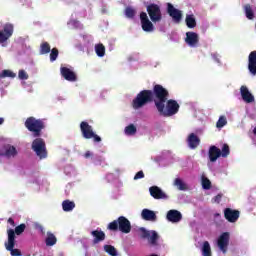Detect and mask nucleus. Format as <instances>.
<instances>
[{
	"instance_id": "obj_40",
	"label": "nucleus",
	"mask_w": 256,
	"mask_h": 256,
	"mask_svg": "<svg viewBox=\"0 0 256 256\" xmlns=\"http://www.w3.org/2000/svg\"><path fill=\"white\" fill-rule=\"evenodd\" d=\"M1 77H11L12 79H15V77H17V74H15L13 71L11 70H3Z\"/></svg>"
},
{
	"instance_id": "obj_9",
	"label": "nucleus",
	"mask_w": 256,
	"mask_h": 256,
	"mask_svg": "<svg viewBox=\"0 0 256 256\" xmlns=\"http://www.w3.org/2000/svg\"><path fill=\"white\" fill-rule=\"evenodd\" d=\"M15 31V26L11 23H6L3 26V29L0 30V43H6L8 39L13 37Z\"/></svg>"
},
{
	"instance_id": "obj_13",
	"label": "nucleus",
	"mask_w": 256,
	"mask_h": 256,
	"mask_svg": "<svg viewBox=\"0 0 256 256\" xmlns=\"http://www.w3.org/2000/svg\"><path fill=\"white\" fill-rule=\"evenodd\" d=\"M185 42L189 47H197V45H199V34L195 32H187Z\"/></svg>"
},
{
	"instance_id": "obj_27",
	"label": "nucleus",
	"mask_w": 256,
	"mask_h": 256,
	"mask_svg": "<svg viewBox=\"0 0 256 256\" xmlns=\"http://www.w3.org/2000/svg\"><path fill=\"white\" fill-rule=\"evenodd\" d=\"M47 235L48 236L45 240V243H46L47 247H53V245H55L57 243V237H55V235L51 232H48Z\"/></svg>"
},
{
	"instance_id": "obj_20",
	"label": "nucleus",
	"mask_w": 256,
	"mask_h": 256,
	"mask_svg": "<svg viewBox=\"0 0 256 256\" xmlns=\"http://www.w3.org/2000/svg\"><path fill=\"white\" fill-rule=\"evenodd\" d=\"M208 157L211 161V163H215L219 157H221V149H219L217 146L213 145L210 146L208 150Z\"/></svg>"
},
{
	"instance_id": "obj_29",
	"label": "nucleus",
	"mask_w": 256,
	"mask_h": 256,
	"mask_svg": "<svg viewBox=\"0 0 256 256\" xmlns=\"http://www.w3.org/2000/svg\"><path fill=\"white\" fill-rule=\"evenodd\" d=\"M47 53H51V45L48 42H43L40 45V55H47Z\"/></svg>"
},
{
	"instance_id": "obj_36",
	"label": "nucleus",
	"mask_w": 256,
	"mask_h": 256,
	"mask_svg": "<svg viewBox=\"0 0 256 256\" xmlns=\"http://www.w3.org/2000/svg\"><path fill=\"white\" fill-rule=\"evenodd\" d=\"M225 125H227V118L225 116H220L216 123L217 129H223Z\"/></svg>"
},
{
	"instance_id": "obj_51",
	"label": "nucleus",
	"mask_w": 256,
	"mask_h": 256,
	"mask_svg": "<svg viewBox=\"0 0 256 256\" xmlns=\"http://www.w3.org/2000/svg\"><path fill=\"white\" fill-rule=\"evenodd\" d=\"M150 256H159V255H157V254H152V255H150Z\"/></svg>"
},
{
	"instance_id": "obj_31",
	"label": "nucleus",
	"mask_w": 256,
	"mask_h": 256,
	"mask_svg": "<svg viewBox=\"0 0 256 256\" xmlns=\"http://www.w3.org/2000/svg\"><path fill=\"white\" fill-rule=\"evenodd\" d=\"M202 255L203 256H211V244L209 241H204L202 246Z\"/></svg>"
},
{
	"instance_id": "obj_23",
	"label": "nucleus",
	"mask_w": 256,
	"mask_h": 256,
	"mask_svg": "<svg viewBox=\"0 0 256 256\" xmlns=\"http://www.w3.org/2000/svg\"><path fill=\"white\" fill-rule=\"evenodd\" d=\"M141 217L144 219V221H157V214H155V211L147 208L142 210Z\"/></svg>"
},
{
	"instance_id": "obj_2",
	"label": "nucleus",
	"mask_w": 256,
	"mask_h": 256,
	"mask_svg": "<svg viewBox=\"0 0 256 256\" xmlns=\"http://www.w3.org/2000/svg\"><path fill=\"white\" fill-rule=\"evenodd\" d=\"M146 11L149 16H147L146 12L140 13L141 27L146 33H152V31H155L153 23H161L163 21V13L161 12V6L156 3L148 4Z\"/></svg>"
},
{
	"instance_id": "obj_25",
	"label": "nucleus",
	"mask_w": 256,
	"mask_h": 256,
	"mask_svg": "<svg viewBox=\"0 0 256 256\" xmlns=\"http://www.w3.org/2000/svg\"><path fill=\"white\" fill-rule=\"evenodd\" d=\"M244 13L247 19H249L250 21H252V19H255V13L253 12V8H251V4L244 5Z\"/></svg>"
},
{
	"instance_id": "obj_41",
	"label": "nucleus",
	"mask_w": 256,
	"mask_h": 256,
	"mask_svg": "<svg viewBox=\"0 0 256 256\" xmlns=\"http://www.w3.org/2000/svg\"><path fill=\"white\" fill-rule=\"evenodd\" d=\"M202 187L203 189H211V180L209 178H202Z\"/></svg>"
},
{
	"instance_id": "obj_32",
	"label": "nucleus",
	"mask_w": 256,
	"mask_h": 256,
	"mask_svg": "<svg viewBox=\"0 0 256 256\" xmlns=\"http://www.w3.org/2000/svg\"><path fill=\"white\" fill-rule=\"evenodd\" d=\"M5 157H15L17 149L14 146H8L4 152Z\"/></svg>"
},
{
	"instance_id": "obj_42",
	"label": "nucleus",
	"mask_w": 256,
	"mask_h": 256,
	"mask_svg": "<svg viewBox=\"0 0 256 256\" xmlns=\"http://www.w3.org/2000/svg\"><path fill=\"white\" fill-rule=\"evenodd\" d=\"M18 77L19 79H22V81H26L27 79H29V74H27L25 70H19Z\"/></svg>"
},
{
	"instance_id": "obj_15",
	"label": "nucleus",
	"mask_w": 256,
	"mask_h": 256,
	"mask_svg": "<svg viewBox=\"0 0 256 256\" xmlns=\"http://www.w3.org/2000/svg\"><path fill=\"white\" fill-rule=\"evenodd\" d=\"M149 192L153 199H168L167 194L163 192V190H161V188L158 186H151L149 188Z\"/></svg>"
},
{
	"instance_id": "obj_16",
	"label": "nucleus",
	"mask_w": 256,
	"mask_h": 256,
	"mask_svg": "<svg viewBox=\"0 0 256 256\" xmlns=\"http://www.w3.org/2000/svg\"><path fill=\"white\" fill-rule=\"evenodd\" d=\"M166 219L170 221V223H179V221L183 219V214L178 210H169L167 212Z\"/></svg>"
},
{
	"instance_id": "obj_28",
	"label": "nucleus",
	"mask_w": 256,
	"mask_h": 256,
	"mask_svg": "<svg viewBox=\"0 0 256 256\" xmlns=\"http://www.w3.org/2000/svg\"><path fill=\"white\" fill-rule=\"evenodd\" d=\"M124 13L128 19H135V15H137V11L131 6H127Z\"/></svg>"
},
{
	"instance_id": "obj_37",
	"label": "nucleus",
	"mask_w": 256,
	"mask_h": 256,
	"mask_svg": "<svg viewBox=\"0 0 256 256\" xmlns=\"http://www.w3.org/2000/svg\"><path fill=\"white\" fill-rule=\"evenodd\" d=\"M50 51V61L53 63L54 61H57V57H59V49L52 48Z\"/></svg>"
},
{
	"instance_id": "obj_35",
	"label": "nucleus",
	"mask_w": 256,
	"mask_h": 256,
	"mask_svg": "<svg viewBox=\"0 0 256 256\" xmlns=\"http://www.w3.org/2000/svg\"><path fill=\"white\" fill-rule=\"evenodd\" d=\"M135 133H137V127L134 124L125 127V135H135Z\"/></svg>"
},
{
	"instance_id": "obj_12",
	"label": "nucleus",
	"mask_w": 256,
	"mask_h": 256,
	"mask_svg": "<svg viewBox=\"0 0 256 256\" xmlns=\"http://www.w3.org/2000/svg\"><path fill=\"white\" fill-rule=\"evenodd\" d=\"M241 212L239 210H233L231 208L224 209V218L228 223H237L239 221V217Z\"/></svg>"
},
{
	"instance_id": "obj_30",
	"label": "nucleus",
	"mask_w": 256,
	"mask_h": 256,
	"mask_svg": "<svg viewBox=\"0 0 256 256\" xmlns=\"http://www.w3.org/2000/svg\"><path fill=\"white\" fill-rule=\"evenodd\" d=\"M174 185L179 189V191H187V184H185L181 178H176L174 180Z\"/></svg>"
},
{
	"instance_id": "obj_19",
	"label": "nucleus",
	"mask_w": 256,
	"mask_h": 256,
	"mask_svg": "<svg viewBox=\"0 0 256 256\" xmlns=\"http://www.w3.org/2000/svg\"><path fill=\"white\" fill-rule=\"evenodd\" d=\"M187 143L190 149H197L198 145H201V139L197 134L191 133L187 138Z\"/></svg>"
},
{
	"instance_id": "obj_24",
	"label": "nucleus",
	"mask_w": 256,
	"mask_h": 256,
	"mask_svg": "<svg viewBox=\"0 0 256 256\" xmlns=\"http://www.w3.org/2000/svg\"><path fill=\"white\" fill-rule=\"evenodd\" d=\"M185 21L188 29H195V27H197V20H195V16L193 14L186 15Z\"/></svg>"
},
{
	"instance_id": "obj_17",
	"label": "nucleus",
	"mask_w": 256,
	"mask_h": 256,
	"mask_svg": "<svg viewBox=\"0 0 256 256\" xmlns=\"http://www.w3.org/2000/svg\"><path fill=\"white\" fill-rule=\"evenodd\" d=\"M248 70L251 75H256V50L250 52L248 56Z\"/></svg>"
},
{
	"instance_id": "obj_34",
	"label": "nucleus",
	"mask_w": 256,
	"mask_h": 256,
	"mask_svg": "<svg viewBox=\"0 0 256 256\" xmlns=\"http://www.w3.org/2000/svg\"><path fill=\"white\" fill-rule=\"evenodd\" d=\"M95 51L98 57H105V46L103 44L96 45Z\"/></svg>"
},
{
	"instance_id": "obj_50",
	"label": "nucleus",
	"mask_w": 256,
	"mask_h": 256,
	"mask_svg": "<svg viewBox=\"0 0 256 256\" xmlns=\"http://www.w3.org/2000/svg\"><path fill=\"white\" fill-rule=\"evenodd\" d=\"M215 217H218L219 219H221V215L219 213H216Z\"/></svg>"
},
{
	"instance_id": "obj_49",
	"label": "nucleus",
	"mask_w": 256,
	"mask_h": 256,
	"mask_svg": "<svg viewBox=\"0 0 256 256\" xmlns=\"http://www.w3.org/2000/svg\"><path fill=\"white\" fill-rule=\"evenodd\" d=\"M213 57H214L215 61H217V63H220L219 59L217 58V55L214 54Z\"/></svg>"
},
{
	"instance_id": "obj_47",
	"label": "nucleus",
	"mask_w": 256,
	"mask_h": 256,
	"mask_svg": "<svg viewBox=\"0 0 256 256\" xmlns=\"http://www.w3.org/2000/svg\"><path fill=\"white\" fill-rule=\"evenodd\" d=\"M84 157H85V159H89V157H91V152H90V151H87V152L84 154Z\"/></svg>"
},
{
	"instance_id": "obj_5",
	"label": "nucleus",
	"mask_w": 256,
	"mask_h": 256,
	"mask_svg": "<svg viewBox=\"0 0 256 256\" xmlns=\"http://www.w3.org/2000/svg\"><path fill=\"white\" fill-rule=\"evenodd\" d=\"M80 131L84 139H93L94 143H101V138L95 134L93 126L89 125L88 122L82 121L80 123Z\"/></svg>"
},
{
	"instance_id": "obj_22",
	"label": "nucleus",
	"mask_w": 256,
	"mask_h": 256,
	"mask_svg": "<svg viewBox=\"0 0 256 256\" xmlns=\"http://www.w3.org/2000/svg\"><path fill=\"white\" fill-rule=\"evenodd\" d=\"M91 235H92V237H94V239H93L94 245H97L98 243L105 241L106 235H105V232H103V230H99V229L93 230L91 232Z\"/></svg>"
},
{
	"instance_id": "obj_46",
	"label": "nucleus",
	"mask_w": 256,
	"mask_h": 256,
	"mask_svg": "<svg viewBox=\"0 0 256 256\" xmlns=\"http://www.w3.org/2000/svg\"><path fill=\"white\" fill-rule=\"evenodd\" d=\"M8 223H9L12 227H15V220H13V218H9V219H8Z\"/></svg>"
},
{
	"instance_id": "obj_18",
	"label": "nucleus",
	"mask_w": 256,
	"mask_h": 256,
	"mask_svg": "<svg viewBox=\"0 0 256 256\" xmlns=\"http://www.w3.org/2000/svg\"><path fill=\"white\" fill-rule=\"evenodd\" d=\"M240 93L245 103H253V101H255V97L253 94H251V92H249V88H247V86H241Z\"/></svg>"
},
{
	"instance_id": "obj_44",
	"label": "nucleus",
	"mask_w": 256,
	"mask_h": 256,
	"mask_svg": "<svg viewBox=\"0 0 256 256\" xmlns=\"http://www.w3.org/2000/svg\"><path fill=\"white\" fill-rule=\"evenodd\" d=\"M7 251H10L12 256H21V250L19 249H6Z\"/></svg>"
},
{
	"instance_id": "obj_26",
	"label": "nucleus",
	"mask_w": 256,
	"mask_h": 256,
	"mask_svg": "<svg viewBox=\"0 0 256 256\" xmlns=\"http://www.w3.org/2000/svg\"><path fill=\"white\" fill-rule=\"evenodd\" d=\"M62 208H63V211H66V212L73 211L75 209V202L70 200H64L62 202Z\"/></svg>"
},
{
	"instance_id": "obj_52",
	"label": "nucleus",
	"mask_w": 256,
	"mask_h": 256,
	"mask_svg": "<svg viewBox=\"0 0 256 256\" xmlns=\"http://www.w3.org/2000/svg\"><path fill=\"white\" fill-rule=\"evenodd\" d=\"M1 77H3V76L0 75V78H1Z\"/></svg>"
},
{
	"instance_id": "obj_1",
	"label": "nucleus",
	"mask_w": 256,
	"mask_h": 256,
	"mask_svg": "<svg viewBox=\"0 0 256 256\" xmlns=\"http://www.w3.org/2000/svg\"><path fill=\"white\" fill-rule=\"evenodd\" d=\"M169 99V90L161 84H155L153 90H142L132 101L133 109H141L148 103L155 104L157 111H163L165 103Z\"/></svg>"
},
{
	"instance_id": "obj_43",
	"label": "nucleus",
	"mask_w": 256,
	"mask_h": 256,
	"mask_svg": "<svg viewBox=\"0 0 256 256\" xmlns=\"http://www.w3.org/2000/svg\"><path fill=\"white\" fill-rule=\"evenodd\" d=\"M144 178H145V173L143 172V170H140L135 174L134 181H137L139 179H144Z\"/></svg>"
},
{
	"instance_id": "obj_7",
	"label": "nucleus",
	"mask_w": 256,
	"mask_h": 256,
	"mask_svg": "<svg viewBox=\"0 0 256 256\" xmlns=\"http://www.w3.org/2000/svg\"><path fill=\"white\" fill-rule=\"evenodd\" d=\"M138 235L140 239H147L150 245H157V241H159V234L155 230H147L145 227H140L138 229Z\"/></svg>"
},
{
	"instance_id": "obj_33",
	"label": "nucleus",
	"mask_w": 256,
	"mask_h": 256,
	"mask_svg": "<svg viewBox=\"0 0 256 256\" xmlns=\"http://www.w3.org/2000/svg\"><path fill=\"white\" fill-rule=\"evenodd\" d=\"M104 251L111 256H117V249L113 245H104Z\"/></svg>"
},
{
	"instance_id": "obj_6",
	"label": "nucleus",
	"mask_w": 256,
	"mask_h": 256,
	"mask_svg": "<svg viewBox=\"0 0 256 256\" xmlns=\"http://www.w3.org/2000/svg\"><path fill=\"white\" fill-rule=\"evenodd\" d=\"M32 151L36 153L39 159H47V145L43 138H35L32 142Z\"/></svg>"
},
{
	"instance_id": "obj_4",
	"label": "nucleus",
	"mask_w": 256,
	"mask_h": 256,
	"mask_svg": "<svg viewBox=\"0 0 256 256\" xmlns=\"http://www.w3.org/2000/svg\"><path fill=\"white\" fill-rule=\"evenodd\" d=\"M109 231H121V233H131V221L125 216L118 217L117 220L110 222L107 226Z\"/></svg>"
},
{
	"instance_id": "obj_10",
	"label": "nucleus",
	"mask_w": 256,
	"mask_h": 256,
	"mask_svg": "<svg viewBox=\"0 0 256 256\" xmlns=\"http://www.w3.org/2000/svg\"><path fill=\"white\" fill-rule=\"evenodd\" d=\"M167 13L173 19L174 23H181V19H183V12L175 8L173 4L167 3Z\"/></svg>"
},
{
	"instance_id": "obj_8",
	"label": "nucleus",
	"mask_w": 256,
	"mask_h": 256,
	"mask_svg": "<svg viewBox=\"0 0 256 256\" xmlns=\"http://www.w3.org/2000/svg\"><path fill=\"white\" fill-rule=\"evenodd\" d=\"M179 103L176 100L168 99L166 101V107L164 106L163 111H158L163 117H173L179 113Z\"/></svg>"
},
{
	"instance_id": "obj_48",
	"label": "nucleus",
	"mask_w": 256,
	"mask_h": 256,
	"mask_svg": "<svg viewBox=\"0 0 256 256\" xmlns=\"http://www.w3.org/2000/svg\"><path fill=\"white\" fill-rule=\"evenodd\" d=\"M3 123H5V118L0 117V125H3Z\"/></svg>"
},
{
	"instance_id": "obj_21",
	"label": "nucleus",
	"mask_w": 256,
	"mask_h": 256,
	"mask_svg": "<svg viewBox=\"0 0 256 256\" xmlns=\"http://www.w3.org/2000/svg\"><path fill=\"white\" fill-rule=\"evenodd\" d=\"M7 235H8V241L5 242L6 249H15V235H16L15 230L8 229Z\"/></svg>"
},
{
	"instance_id": "obj_45",
	"label": "nucleus",
	"mask_w": 256,
	"mask_h": 256,
	"mask_svg": "<svg viewBox=\"0 0 256 256\" xmlns=\"http://www.w3.org/2000/svg\"><path fill=\"white\" fill-rule=\"evenodd\" d=\"M221 199H223V194H217L212 201L214 203H221Z\"/></svg>"
},
{
	"instance_id": "obj_38",
	"label": "nucleus",
	"mask_w": 256,
	"mask_h": 256,
	"mask_svg": "<svg viewBox=\"0 0 256 256\" xmlns=\"http://www.w3.org/2000/svg\"><path fill=\"white\" fill-rule=\"evenodd\" d=\"M231 153V150L229 149L228 144H223L222 151H221V157H229Z\"/></svg>"
},
{
	"instance_id": "obj_14",
	"label": "nucleus",
	"mask_w": 256,
	"mask_h": 256,
	"mask_svg": "<svg viewBox=\"0 0 256 256\" xmlns=\"http://www.w3.org/2000/svg\"><path fill=\"white\" fill-rule=\"evenodd\" d=\"M60 73L66 81H70V82L77 81V74H75V72H73L71 69L67 67H62L60 69Z\"/></svg>"
},
{
	"instance_id": "obj_3",
	"label": "nucleus",
	"mask_w": 256,
	"mask_h": 256,
	"mask_svg": "<svg viewBox=\"0 0 256 256\" xmlns=\"http://www.w3.org/2000/svg\"><path fill=\"white\" fill-rule=\"evenodd\" d=\"M24 126L32 133L33 137H41L43 135V129H45V120L30 116L24 122Z\"/></svg>"
},
{
	"instance_id": "obj_39",
	"label": "nucleus",
	"mask_w": 256,
	"mask_h": 256,
	"mask_svg": "<svg viewBox=\"0 0 256 256\" xmlns=\"http://www.w3.org/2000/svg\"><path fill=\"white\" fill-rule=\"evenodd\" d=\"M26 227L25 224H20L15 227L14 233H16V235H22L25 232Z\"/></svg>"
},
{
	"instance_id": "obj_11",
	"label": "nucleus",
	"mask_w": 256,
	"mask_h": 256,
	"mask_svg": "<svg viewBox=\"0 0 256 256\" xmlns=\"http://www.w3.org/2000/svg\"><path fill=\"white\" fill-rule=\"evenodd\" d=\"M229 232L222 233L217 240L218 249L222 251V253H227V249L229 248Z\"/></svg>"
}]
</instances>
